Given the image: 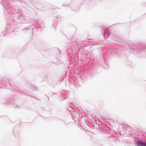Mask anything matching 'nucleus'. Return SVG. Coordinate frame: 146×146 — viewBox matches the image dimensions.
<instances>
[{
    "label": "nucleus",
    "mask_w": 146,
    "mask_h": 146,
    "mask_svg": "<svg viewBox=\"0 0 146 146\" xmlns=\"http://www.w3.org/2000/svg\"><path fill=\"white\" fill-rule=\"evenodd\" d=\"M137 146H146V142L139 141L137 143Z\"/></svg>",
    "instance_id": "f257e3e1"
}]
</instances>
